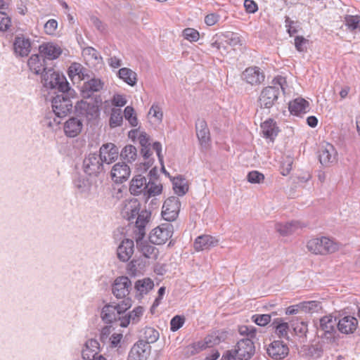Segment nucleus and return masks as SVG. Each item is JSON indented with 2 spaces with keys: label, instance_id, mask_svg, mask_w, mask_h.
Returning a JSON list of instances; mask_svg holds the SVG:
<instances>
[{
  "label": "nucleus",
  "instance_id": "nucleus-14",
  "mask_svg": "<svg viewBox=\"0 0 360 360\" xmlns=\"http://www.w3.org/2000/svg\"><path fill=\"white\" fill-rule=\"evenodd\" d=\"M233 352L239 360H248L255 353L254 343L250 338H243L237 342Z\"/></svg>",
  "mask_w": 360,
  "mask_h": 360
},
{
  "label": "nucleus",
  "instance_id": "nucleus-21",
  "mask_svg": "<svg viewBox=\"0 0 360 360\" xmlns=\"http://www.w3.org/2000/svg\"><path fill=\"white\" fill-rule=\"evenodd\" d=\"M243 78L251 85H257L264 82L265 76L259 68L253 66L244 70Z\"/></svg>",
  "mask_w": 360,
  "mask_h": 360
},
{
  "label": "nucleus",
  "instance_id": "nucleus-3",
  "mask_svg": "<svg viewBox=\"0 0 360 360\" xmlns=\"http://www.w3.org/2000/svg\"><path fill=\"white\" fill-rule=\"evenodd\" d=\"M131 307L129 300L120 301L119 303L111 302L103 306L101 312V318L105 323H111L122 318L125 311Z\"/></svg>",
  "mask_w": 360,
  "mask_h": 360
},
{
  "label": "nucleus",
  "instance_id": "nucleus-41",
  "mask_svg": "<svg viewBox=\"0 0 360 360\" xmlns=\"http://www.w3.org/2000/svg\"><path fill=\"white\" fill-rule=\"evenodd\" d=\"M100 345L98 340L95 339L88 340L84 345V348L82 350L83 359L90 358V356L94 355V353L99 354Z\"/></svg>",
  "mask_w": 360,
  "mask_h": 360
},
{
  "label": "nucleus",
  "instance_id": "nucleus-60",
  "mask_svg": "<svg viewBox=\"0 0 360 360\" xmlns=\"http://www.w3.org/2000/svg\"><path fill=\"white\" fill-rule=\"evenodd\" d=\"M57 27L58 22L56 20H49L44 25V32L49 35L54 34Z\"/></svg>",
  "mask_w": 360,
  "mask_h": 360
},
{
  "label": "nucleus",
  "instance_id": "nucleus-12",
  "mask_svg": "<svg viewBox=\"0 0 360 360\" xmlns=\"http://www.w3.org/2000/svg\"><path fill=\"white\" fill-rule=\"evenodd\" d=\"M143 212H148L146 210L140 211V204L136 199H131L124 202L122 209L121 214L123 218L126 219L129 222H133L136 219L134 229H136V221L138 218Z\"/></svg>",
  "mask_w": 360,
  "mask_h": 360
},
{
  "label": "nucleus",
  "instance_id": "nucleus-33",
  "mask_svg": "<svg viewBox=\"0 0 360 360\" xmlns=\"http://www.w3.org/2000/svg\"><path fill=\"white\" fill-rule=\"evenodd\" d=\"M288 109L295 115L306 113L309 110V102L302 98H297L289 103Z\"/></svg>",
  "mask_w": 360,
  "mask_h": 360
},
{
  "label": "nucleus",
  "instance_id": "nucleus-30",
  "mask_svg": "<svg viewBox=\"0 0 360 360\" xmlns=\"http://www.w3.org/2000/svg\"><path fill=\"white\" fill-rule=\"evenodd\" d=\"M146 188H147V180L145 176L139 174L133 177L129 186V191L132 195L144 194Z\"/></svg>",
  "mask_w": 360,
  "mask_h": 360
},
{
  "label": "nucleus",
  "instance_id": "nucleus-17",
  "mask_svg": "<svg viewBox=\"0 0 360 360\" xmlns=\"http://www.w3.org/2000/svg\"><path fill=\"white\" fill-rule=\"evenodd\" d=\"M131 174V169L125 162L115 164L111 169L110 176L112 180L116 184H122L126 181Z\"/></svg>",
  "mask_w": 360,
  "mask_h": 360
},
{
  "label": "nucleus",
  "instance_id": "nucleus-25",
  "mask_svg": "<svg viewBox=\"0 0 360 360\" xmlns=\"http://www.w3.org/2000/svg\"><path fill=\"white\" fill-rule=\"evenodd\" d=\"M337 152L332 144L323 145L319 150V160L321 165H328L336 160Z\"/></svg>",
  "mask_w": 360,
  "mask_h": 360
},
{
  "label": "nucleus",
  "instance_id": "nucleus-59",
  "mask_svg": "<svg viewBox=\"0 0 360 360\" xmlns=\"http://www.w3.org/2000/svg\"><path fill=\"white\" fill-rule=\"evenodd\" d=\"M285 27H287V32L290 34V36H292L294 34L297 33V22L292 20L288 16L285 17Z\"/></svg>",
  "mask_w": 360,
  "mask_h": 360
},
{
  "label": "nucleus",
  "instance_id": "nucleus-43",
  "mask_svg": "<svg viewBox=\"0 0 360 360\" xmlns=\"http://www.w3.org/2000/svg\"><path fill=\"white\" fill-rule=\"evenodd\" d=\"M120 157L122 160L129 163L135 161L137 158V150L136 147L132 145H127L122 149Z\"/></svg>",
  "mask_w": 360,
  "mask_h": 360
},
{
  "label": "nucleus",
  "instance_id": "nucleus-39",
  "mask_svg": "<svg viewBox=\"0 0 360 360\" xmlns=\"http://www.w3.org/2000/svg\"><path fill=\"white\" fill-rule=\"evenodd\" d=\"M159 332L152 327H145L141 331V339L139 341H143L145 343L150 344L155 342L159 338Z\"/></svg>",
  "mask_w": 360,
  "mask_h": 360
},
{
  "label": "nucleus",
  "instance_id": "nucleus-16",
  "mask_svg": "<svg viewBox=\"0 0 360 360\" xmlns=\"http://www.w3.org/2000/svg\"><path fill=\"white\" fill-rule=\"evenodd\" d=\"M150 351V345L143 341H137L131 348L127 360H147Z\"/></svg>",
  "mask_w": 360,
  "mask_h": 360
},
{
  "label": "nucleus",
  "instance_id": "nucleus-20",
  "mask_svg": "<svg viewBox=\"0 0 360 360\" xmlns=\"http://www.w3.org/2000/svg\"><path fill=\"white\" fill-rule=\"evenodd\" d=\"M13 46L14 53L18 56H27L31 51V41L23 34L15 37Z\"/></svg>",
  "mask_w": 360,
  "mask_h": 360
},
{
  "label": "nucleus",
  "instance_id": "nucleus-50",
  "mask_svg": "<svg viewBox=\"0 0 360 360\" xmlns=\"http://www.w3.org/2000/svg\"><path fill=\"white\" fill-rule=\"evenodd\" d=\"M142 266L139 260H132L128 265L127 273L131 276H136L141 273Z\"/></svg>",
  "mask_w": 360,
  "mask_h": 360
},
{
  "label": "nucleus",
  "instance_id": "nucleus-6",
  "mask_svg": "<svg viewBox=\"0 0 360 360\" xmlns=\"http://www.w3.org/2000/svg\"><path fill=\"white\" fill-rule=\"evenodd\" d=\"M308 250L315 255L332 253L338 249V244L327 237L316 238L307 242Z\"/></svg>",
  "mask_w": 360,
  "mask_h": 360
},
{
  "label": "nucleus",
  "instance_id": "nucleus-64",
  "mask_svg": "<svg viewBox=\"0 0 360 360\" xmlns=\"http://www.w3.org/2000/svg\"><path fill=\"white\" fill-rule=\"evenodd\" d=\"M244 7L249 13H255L258 9L257 4L253 0H245Z\"/></svg>",
  "mask_w": 360,
  "mask_h": 360
},
{
  "label": "nucleus",
  "instance_id": "nucleus-4",
  "mask_svg": "<svg viewBox=\"0 0 360 360\" xmlns=\"http://www.w3.org/2000/svg\"><path fill=\"white\" fill-rule=\"evenodd\" d=\"M41 82L46 88L56 89L58 92H64L71 88L65 77L52 68H49L42 74Z\"/></svg>",
  "mask_w": 360,
  "mask_h": 360
},
{
  "label": "nucleus",
  "instance_id": "nucleus-49",
  "mask_svg": "<svg viewBox=\"0 0 360 360\" xmlns=\"http://www.w3.org/2000/svg\"><path fill=\"white\" fill-rule=\"evenodd\" d=\"M124 115L131 127L138 125V119L134 114V109L131 106H127L124 110Z\"/></svg>",
  "mask_w": 360,
  "mask_h": 360
},
{
  "label": "nucleus",
  "instance_id": "nucleus-63",
  "mask_svg": "<svg viewBox=\"0 0 360 360\" xmlns=\"http://www.w3.org/2000/svg\"><path fill=\"white\" fill-rule=\"evenodd\" d=\"M220 16L214 13L207 14L205 18V22L208 26L215 25L219 20Z\"/></svg>",
  "mask_w": 360,
  "mask_h": 360
},
{
  "label": "nucleus",
  "instance_id": "nucleus-37",
  "mask_svg": "<svg viewBox=\"0 0 360 360\" xmlns=\"http://www.w3.org/2000/svg\"><path fill=\"white\" fill-rule=\"evenodd\" d=\"M174 193L179 196L184 195L188 191V186L186 179L179 175L172 179Z\"/></svg>",
  "mask_w": 360,
  "mask_h": 360
},
{
  "label": "nucleus",
  "instance_id": "nucleus-26",
  "mask_svg": "<svg viewBox=\"0 0 360 360\" xmlns=\"http://www.w3.org/2000/svg\"><path fill=\"white\" fill-rule=\"evenodd\" d=\"M144 312L143 307L139 306L135 307L128 314H123L122 318L120 319V326L126 328L129 323L136 324L137 323Z\"/></svg>",
  "mask_w": 360,
  "mask_h": 360
},
{
  "label": "nucleus",
  "instance_id": "nucleus-51",
  "mask_svg": "<svg viewBox=\"0 0 360 360\" xmlns=\"http://www.w3.org/2000/svg\"><path fill=\"white\" fill-rule=\"evenodd\" d=\"M82 70V65L78 63H73L68 68V75L72 81L77 79L81 71Z\"/></svg>",
  "mask_w": 360,
  "mask_h": 360
},
{
  "label": "nucleus",
  "instance_id": "nucleus-42",
  "mask_svg": "<svg viewBox=\"0 0 360 360\" xmlns=\"http://www.w3.org/2000/svg\"><path fill=\"white\" fill-rule=\"evenodd\" d=\"M153 287V281L149 278L138 280L134 285V288L140 295L147 294Z\"/></svg>",
  "mask_w": 360,
  "mask_h": 360
},
{
  "label": "nucleus",
  "instance_id": "nucleus-52",
  "mask_svg": "<svg viewBox=\"0 0 360 360\" xmlns=\"http://www.w3.org/2000/svg\"><path fill=\"white\" fill-rule=\"evenodd\" d=\"M270 314H255L252 316V321L257 325L265 326L271 321Z\"/></svg>",
  "mask_w": 360,
  "mask_h": 360
},
{
  "label": "nucleus",
  "instance_id": "nucleus-35",
  "mask_svg": "<svg viewBox=\"0 0 360 360\" xmlns=\"http://www.w3.org/2000/svg\"><path fill=\"white\" fill-rule=\"evenodd\" d=\"M261 129L263 136L271 140H274L277 136L278 129L276 125V122L273 120L269 119L266 120L261 124Z\"/></svg>",
  "mask_w": 360,
  "mask_h": 360
},
{
  "label": "nucleus",
  "instance_id": "nucleus-53",
  "mask_svg": "<svg viewBox=\"0 0 360 360\" xmlns=\"http://www.w3.org/2000/svg\"><path fill=\"white\" fill-rule=\"evenodd\" d=\"M148 115H151L152 117L155 118V120L158 122H160L162 120V117H163L162 110V108L160 107V105L157 103H153L152 105V106L150 108V110L148 112Z\"/></svg>",
  "mask_w": 360,
  "mask_h": 360
},
{
  "label": "nucleus",
  "instance_id": "nucleus-19",
  "mask_svg": "<svg viewBox=\"0 0 360 360\" xmlns=\"http://www.w3.org/2000/svg\"><path fill=\"white\" fill-rule=\"evenodd\" d=\"M268 355L276 360L284 359L289 353V349L286 344L281 340H274L267 347Z\"/></svg>",
  "mask_w": 360,
  "mask_h": 360
},
{
  "label": "nucleus",
  "instance_id": "nucleus-46",
  "mask_svg": "<svg viewBox=\"0 0 360 360\" xmlns=\"http://www.w3.org/2000/svg\"><path fill=\"white\" fill-rule=\"evenodd\" d=\"M302 311L307 313H316L322 309L321 303L319 301L311 300L300 302Z\"/></svg>",
  "mask_w": 360,
  "mask_h": 360
},
{
  "label": "nucleus",
  "instance_id": "nucleus-1",
  "mask_svg": "<svg viewBox=\"0 0 360 360\" xmlns=\"http://www.w3.org/2000/svg\"><path fill=\"white\" fill-rule=\"evenodd\" d=\"M150 217V212H143L139 216L136 221V229L134 230V238L136 242L138 250L145 257L156 259L158 254V249L143 240L146 235V226L149 221Z\"/></svg>",
  "mask_w": 360,
  "mask_h": 360
},
{
  "label": "nucleus",
  "instance_id": "nucleus-23",
  "mask_svg": "<svg viewBox=\"0 0 360 360\" xmlns=\"http://www.w3.org/2000/svg\"><path fill=\"white\" fill-rule=\"evenodd\" d=\"M104 82L99 78H91L84 82L82 88L84 98H90L94 93L99 92L103 89Z\"/></svg>",
  "mask_w": 360,
  "mask_h": 360
},
{
  "label": "nucleus",
  "instance_id": "nucleus-32",
  "mask_svg": "<svg viewBox=\"0 0 360 360\" xmlns=\"http://www.w3.org/2000/svg\"><path fill=\"white\" fill-rule=\"evenodd\" d=\"M195 129L198 139L201 145H206L210 141V130L207 122L203 119H198L195 123Z\"/></svg>",
  "mask_w": 360,
  "mask_h": 360
},
{
  "label": "nucleus",
  "instance_id": "nucleus-54",
  "mask_svg": "<svg viewBox=\"0 0 360 360\" xmlns=\"http://www.w3.org/2000/svg\"><path fill=\"white\" fill-rule=\"evenodd\" d=\"M184 321L183 316L178 315L174 316L170 321V330L173 332L178 330L183 326Z\"/></svg>",
  "mask_w": 360,
  "mask_h": 360
},
{
  "label": "nucleus",
  "instance_id": "nucleus-2",
  "mask_svg": "<svg viewBox=\"0 0 360 360\" xmlns=\"http://www.w3.org/2000/svg\"><path fill=\"white\" fill-rule=\"evenodd\" d=\"M75 96V91L71 88L64 92H58L51 101L53 115L56 117H64L70 113L72 109L71 98Z\"/></svg>",
  "mask_w": 360,
  "mask_h": 360
},
{
  "label": "nucleus",
  "instance_id": "nucleus-47",
  "mask_svg": "<svg viewBox=\"0 0 360 360\" xmlns=\"http://www.w3.org/2000/svg\"><path fill=\"white\" fill-rule=\"evenodd\" d=\"M61 117H54L52 113L48 114L42 121L44 127H46L51 130L56 129L60 124Z\"/></svg>",
  "mask_w": 360,
  "mask_h": 360
},
{
  "label": "nucleus",
  "instance_id": "nucleus-40",
  "mask_svg": "<svg viewBox=\"0 0 360 360\" xmlns=\"http://www.w3.org/2000/svg\"><path fill=\"white\" fill-rule=\"evenodd\" d=\"M162 186L158 179H150L147 181V188H146L143 195L146 198L155 196L161 193Z\"/></svg>",
  "mask_w": 360,
  "mask_h": 360
},
{
  "label": "nucleus",
  "instance_id": "nucleus-24",
  "mask_svg": "<svg viewBox=\"0 0 360 360\" xmlns=\"http://www.w3.org/2000/svg\"><path fill=\"white\" fill-rule=\"evenodd\" d=\"M39 51L41 56L48 60H54L62 53L60 47L51 42L42 44L39 46Z\"/></svg>",
  "mask_w": 360,
  "mask_h": 360
},
{
  "label": "nucleus",
  "instance_id": "nucleus-36",
  "mask_svg": "<svg viewBox=\"0 0 360 360\" xmlns=\"http://www.w3.org/2000/svg\"><path fill=\"white\" fill-rule=\"evenodd\" d=\"M120 79L131 86H134L137 82V75L132 70L127 68H120L117 72Z\"/></svg>",
  "mask_w": 360,
  "mask_h": 360
},
{
  "label": "nucleus",
  "instance_id": "nucleus-61",
  "mask_svg": "<svg viewBox=\"0 0 360 360\" xmlns=\"http://www.w3.org/2000/svg\"><path fill=\"white\" fill-rule=\"evenodd\" d=\"M293 329L300 336L305 335L308 330L307 324L304 321H300L294 325Z\"/></svg>",
  "mask_w": 360,
  "mask_h": 360
},
{
  "label": "nucleus",
  "instance_id": "nucleus-8",
  "mask_svg": "<svg viewBox=\"0 0 360 360\" xmlns=\"http://www.w3.org/2000/svg\"><path fill=\"white\" fill-rule=\"evenodd\" d=\"M131 289L132 284L127 276H118L112 283V293L117 300H122V301L129 300L131 306L132 300L129 297Z\"/></svg>",
  "mask_w": 360,
  "mask_h": 360
},
{
  "label": "nucleus",
  "instance_id": "nucleus-15",
  "mask_svg": "<svg viewBox=\"0 0 360 360\" xmlns=\"http://www.w3.org/2000/svg\"><path fill=\"white\" fill-rule=\"evenodd\" d=\"M279 94V89L276 86H266L263 89L259 98L261 108H271L278 100Z\"/></svg>",
  "mask_w": 360,
  "mask_h": 360
},
{
  "label": "nucleus",
  "instance_id": "nucleus-48",
  "mask_svg": "<svg viewBox=\"0 0 360 360\" xmlns=\"http://www.w3.org/2000/svg\"><path fill=\"white\" fill-rule=\"evenodd\" d=\"M123 117L120 109H112L110 117V126L115 128L122 124Z\"/></svg>",
  "mask_w": 360,
  "mask_h": 360
},
{
  "label": "nucleus",
  "instance_id": "nucleus-28",
  "mask_svg": "<svg viewBox=\"0 0 360 360\" xmlns=\"http://www.w3.org/2000/svg\"><path fill=\"white\" fill-rule=\"evenodd\" d=\"M73 184L77 193L82 197L86 198L91 193L92 184L88 178L78 176L74 180Z\"/></svg>",
  "mask_w": 360,
  "mask_h": 360
},
{
  "label": "nucleus",
  "instance_id": "nucleus-58",
  "mask_svg": "<svg viewBox=\"0 0 360 360\" xmlns=\"http://www.w3.org/2000/svg\"><path fill=\"white\" fill-rule=\"evenodd\" d=\"M360 22L359 16L347 15L345 17V25L351 30H355L358 27Z\"/></svg>",
  "mask_w": 360,
  "mask_h": 360
},
{
  "label": "nucleus",
  "instance_id": "nucleus-22",
  "mask_svg": "<svg viewBox=\"0 0 360 360\" xmlns=\"http://www.w3.org/2000/svg\"><path fill=\"white\" fill-rule=\"evenodd\" d=\"M219 240L210 235H201L198 236L193 243L194 249L199 252L209 250L219 244Z\"/></svg>",
  "mask_w": 360,
  "mask_h": 360
},
{
  "label": "nucleus",
  "instance_id": "nucleus-34",
  "mask_svg": "<svg viewBox=\"0 0 360 360\" xmlns=\"http://www.w3.org/2000/svg\"><path fill=\"white\" fill-rule=\"evenodd\" d=\"M300 224L297 221H292L286 223H276L275 224V229L282 236H288L295 232L300 229Z\"/></svg>",
  "mask_w": 360,
  "mask_h": 360
},
{
  "label": "nucleus",
  "instance_id": "nucleus-29",
  "mask_svg": "<svg viewBox=\"0 0 360 360\" xmlns=\"http://www.w3.org/2000/svg\"><path fill=\"white\" fill-rule=\"evenodd\" d=\"M83 127L82 121L76 117L68 120L64 124V132L68 137H75L81 131Z\"/></svg>",
  "mask_w": 360,
  "mask_h": 360
},
{
  "label": "nucleus",
  "instance_id": "nucleus-44",
  "mask_svg": "<svg viewBox=\"0 0 360 360\" xmlns=\"http://www.w3.org/2000/svg\"><path fill=\"white\" fill-rule=\"evenodd\" d=\"M123 343V334L121 333H114L110 335L105 344L108 345L109 348L119 351L122 348Z\"/></svg>",
  "mask_w": 360,
  "mask_h": 360
},
{
  "label": "nucleus",
  "instance_id": "nucleus-18",
  "mask_svg": "<svg viewBox=\"0 0 360 360\" xmlns=\"http://www.w3.org/2000/svg\"><path fill=\"white\" fill-rule=\"evenodd\" d=\"M118 155V148L112 143L103 144L99 149V154H98L103 162L108 165L115 162L117 159Z\"/></svg>",
  "mask_w": 360,
  "mask_h": 360
},
{
  "label": "nucleus",
  "instance_id": "nucleus-5",
  "mask_svg": "<svg viewBox=\"0 0 360 360\" xmlns=\"http://www.w3.org/2000/svg\"><path fill=\"white\" fill-rule=\"evenodd\" d=\"M338 322L331 315L325 316L320 319L319 325H316V334L318 338L325 340L327 343H332L335 339L336 326Z\"/></svg>",
  "mask_w": 360,
  "mask_h": 360
},
{
  "label": "nucleus",
  "instance_id": "nucleus-57",
  "mask_svg": "<svg viewBox=\"0 0 360 360\" xmlns=\"http://www.w3.org/2000/svg\"><path fill=\"white\" fill-rule=\"evenodd\" d=\"M11 24V18L4 12L0 11V31L7 30Z\"/></svg>",
  "mask_w": 360,
  "mask_h": 360
},
{
  "label": "nucleus",
  "instance_id": "nucleus-55",
  "mask_svg": "<svg viewBox=\"0 0 360 360\" xmlns=\"http://www.w3.org/2000/svg\"><path fill=\"white\" fill-rule=\"evenodd\" d=\"M184 38L190 41H197L199 39V32L193 28H186L183 32Z\"/></svg>",
  "mask_w": 360,
  "mask_h": 360
},
{
  "label": "nucleus",
  "instance_id": "nucleus-38",
  "mask_svg": "<svg viewBox=\"0 0 360 360\" xmlns=\"http://www.w3.org/2000/svg\"><path fill=\"white\" fill-rule=\"evenodd\" d=\"M41 55L34 54L28 60L27 65L30 69L36 75L43 74L48 69L41 62Z\"/></svg>",
  "mask_w": 360,
  "mask_h": 360
},
{
  "label": "nucleus",
  "instance_id": "nucleus-27",
  "mask_svg": "<svg viewBox=\"0 0 360 360\" xmlns=\"http://www.w3.org/2000/svg\"><path fill=\"white\" fill-rule=\"evenodd\" d=\"M134 241L131 239L122 240L117 250V257L120 261L127 262L134 252Z\"/></svg>",
  "mask_w": 360,
  "mask_h": 360
},
{
  "label": "nucleus",
  "instance_id": "nucleus-7",
  "mask_svg": "<svg viewBox=\"0 0 360 360\" xmlns=\"http://www.w3.org/2000/svg\"><path fill=\"white\" fill-rule=\"evenodd\" d=\"M102 101L100 96L95 98V101L89 103L85 101H80L76 103L75 108L82 115L84 116L87 120L93 121L98 118L100 115L99 106Z\"/></svg>",
  "mask_w": 360,
  "mask_h": 360
},
{
  "label": "nucleus",
  "instance_id": "nucleus-56",
  "mask_svg": "<svg viewBox=\"0 0 360 360\" xmlns=\"http://www.w3.org/2000/svg\"><path fill=\"white\" fill-rule=\"evenodd\" d=\"M248 181L252 184H259L263 181L264 176L257 171L250 172L247 176Z\"/></svg>",
  "mask_w": 360,
  "mask_h": 360
},
{
  "label": "nucleus",
  "instance_id": "nucleus-31",
  "mask_svg": "<svg viewBox=\"0 0 360 360\" xmlns=\"http://www.w3.org/2000/svg\"><path fill=\"white\" fill-rule=\"evenodd\" d=\"M358 321L354 316H345L338 322V330L345 334L353 333L356 329Z\"/></svg>",
  "mask_w": 360,
  "mask_h": 360
},
{
  "label": "nucleus",
  "instance_id": "nucleus-9",
  "mask_svg": "<svg viewBox=\"0 0 360 360\" xmlns=\"http://www.w3.org/2000/svg\"><path fill=\"white\" fill-rule=\"evenodd\" d=\"M173 232L174 227L170 222L163 223L152 230L150 241L153 244L162 245L172 236Z\"/></svg>",
  "mask_w": 360,
  "mask_h": 360
},
{
  "label": "nucleus",
  "instance_id": "nucleus-45",
  "mask_svg": "<svg viewBox=\"0 0 360 360\" xmlns=\"http://www.w3.org/2000/svg\"><path fill=\"white\" fill-rule=\"evenodd\" d=\"M272 324L274 326L276 335L279 338H288L289 329L288 323L283 322L280 319H276L273 321Z\"/></svg>",
  "mask_w": 360,
  "mask_h": 360
},
{
  "label": "nucleus",
  "instance_id": "nucleus-62",
  "mask_svg": "<svg viewBox=\"0 0 360 360\" xmlns=\"http://www.w3.org/2000/svg\"><path fill=\"white\" fill-rule=\"evenodd\" d=\"M307 40L302 36H297L295 38V46L296 49L302 52L306 49V44Z\"/></svg>",
  "mask_w": 360,
  "mask_h": 360
},
{
  "label": "nucleus",
  "instance_id": "nucleus-10",
  "mask_svg": "<svg viewBox=\"0 0 360 360\" xmlns=\"http://www.w3.org/2000/svg\"><path fill=\"white\" fill-rule=\"evenodd\" d=\"M83 169L89 176H98L104 171L103 162L98 154L89 153L83 160Z\"/></svg>",
  "mask_w": 360,
  "mask_h": 360
},
{
  "label": "nucleus",
  "instance_id": "nucleus-11",
  "mask_svg": "<svg viewBox=\"0 0 360 360\" xmlns=\"http://www.w3.org/2000/svg\"><path fill=\"white\" fill-rule=\"evenodd\" d=\"M181 203L176 196H171L167 198L163 204L162 216L168 222L176 219L180 210Z\"/></svg>",
  "mask_w": 360,
  "mask_h": 360
},
{
  "label": "nucleus",
  "instance_id": "nucleus-13",
  "mask_svg": "<svg viewBox=\"0 0 360 360\" xmlns=\"http://www.w3.org/2000/svg\"><path fill=\"white\" fill-rule=\"evenodd\" d=\"M228 332L224 330L212 331L202 342L198 343V346L200 349L214 347L225 342L228 338Z\"/></svg>",
  "mask_w": 360,
  "mask_h": 360
}]
</instances>
